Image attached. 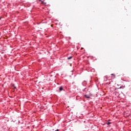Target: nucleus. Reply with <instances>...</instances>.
<instances>
[{
	"instance_id": "1",
	"label": "nucleus",
	"mask_w": 131,
	"mask_h": 131,
	"mask_svg": "<svg viewBox=\"0 0 131 131\" xmlns=\"http://www.w3.org/2000/svg\"><path fill=\"white\" fill-rule=\"evenodd\" d=\"M87 82H86V81H83L82 83V84L83 86H85V85H86L87 84Z\"/></svg>"
},
{
	"instance_id": "2",
	"label": "nucleus",
	"mask_w": 131,
	"mask_h": 131,
	"mask_svg": "<svg viewBox=\"0 0 131 131\" xmlns=\"http://www.w3.org/2000/svg\"><path fill=\"white\" fill-rule=\"evenodd\" d=\"M59 92H62V91H64V89H63V86H61L59 88Z\"/></svg>"
},
{
	"instance_id": "3",
	"label": "nucleus",
	"mask_w": 131,
	"mask_h": 131,
	"mask_svg": "<svg viewBox=\"0 0 131 131\" xmlns=\"http://www.w3.org/2000/svg\"><path fill=\"white\" fill-rule=\"evenodd\" d=\"M84 97H85V98H86V99H90V96H88V95H84Z\"/></svg>"
},
{
	"instance_id": "4",
	"label": "nucleus",
	"mask_w": 131,
	"mask_h": 131,
	"mask_svg": "<svg viewBox=\"0 0 131 131\" xmlns=\"http://www.w3.org/2000/svg\"><path fill=\"white\" fill-rule=\"evenodd\" d=\"M12 86L13 88H14V90H16V89H17V87H16V86H15V84H13L12 85Z\"/></svg>"
},
{
	"instance_id": "5",
	"label": "nucleus",
	"mask_w": 131,
	"mask_h": 131,
	"mask_svg": "<svg viewBox=\"0 0 131 131\" xmlns=\"http://www.w3.org/2000/svg\"><path fill=\"white\" fill-rule=\"evenodd\" d=\"M89 91V88H85L83 89V92H88Z\"/></svg>"
},
{
	"instance_id": "6",
	"label": "nucleus",
	"mask_w": 131,
	"mask_h": 131,
	"mask_svg": "<svg viewBox=\"0 0 131 131\" xmlns=\"http://www.w3.org/2000/svg\"><path fill=\"white\" fill-rule=\"evenodd\" d=\"M111 123H112L111 122H108L106 123V124L107 125H110V124H111Z\"/></svg>"
},
{
	"instance_id": "7",
	"label": "nucleus",
	"mask_w": 131,
	"mask_h": 131,
	"mask_svg": "<svg viewBox=\"0 0 131 131\" xmlns=\"http://www.w3.org/2000/svg\"><path fill=\"white\" fill-rule=\"evenodd\" d=\"M72 58V56H70L68 57V60H71Z\"/></svg>"
},
{
	"instance_id": "8",
	"label": "nucleus",
	"mask_w": 131,
	"mask_h": 131,
	"mask_svg": "<svg viewBox=\"0 0 131 131\" xmlns=\"http://www.w3.org/2000/svg\"><path fill=\"white\" fill-rule=\"evenodd\" d=\"M104 81H107V77L106 76L104 77Z\"/></svg>"
},
{
	"instance_id": "9",
	"label": "nucleus",
	"mask_w": 131,
	"mask_h": 131,
	"mask_svg": "<svg viewBox=\"0 0 131 131\" xmlns=\"http://www.w3.org/2000/svg\"><path fill=\"white\" fill-rule=\"evenodd\" d=\"M111 75H113L114 78H115V75L114 74H112Z\"/></svg>"
},
{
	"instance_id": "10",
	"label": "nucleus",
	"mask_w": 131,
	"mask_h": 131,
	"mask_svg": "<svg viewBox=\"0 0 131 131\" xmlns=\"http://www.w3.org/2000/svg\"><path fill=\"white\" fill-rule=\"evenodd\" d=\"M40 2H41L42 4H45V2L43 1H41V0H39Z\"/></svg>"
},
{
	"instance_id": "11",
	"label": "nucleus",
	"mask_w": 131,
	"mask_h": 131,
	"mask_svg": "<svg viewBox=\"0 0 131 131\" xmlns=\"http://www.w3.org/2000/svg\"><path fill=\"white\" fill-rule=\"evenodd\" d=\"M60 130L59 129H57L55 131H59Z\"/></svg>"
},
{
	"instance_id": "12",
	"label": "nucleus",
	"mask_w": 131,
	"mask_h": 131,
	"mask_svg": "<svg viewBox=\"0 0 131 131\" xmlns=\"http://www.w3.org/2000/svg\"><path fill=\"white\" fill-rule=\"evenodd\" d=\"M118 89H122V87L120 86V88H119Z\"/></svg>"
},
{
	"instance_id": "13",
	"label": "nucleus",
	"mask_w": 131,
	"mask_h": 131,
	"mask_svg": "<svg viewBox=\"0 0 131 131\" xmlns=\"http://www.w3.org/2000/svg\"><path fill=\"white\" fill-rule=\"evenodd\" d=\"M2 19V17H0V20Z\"/></svg>"
}]
</instances>
